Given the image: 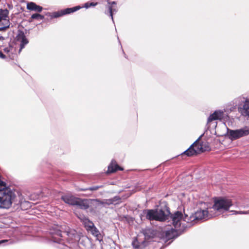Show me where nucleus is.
<instances>
[{"label":"nucleus","mask_w":249,"mask_h":249,"mask_svg":"<svg viewBox=\"0 0 249 249\" xmlns=\"http://www.w3.org/2000/svg\"><path fill=\"white\" fill-rule=\"evenodd\" d=\"M170 231H167L166 232V236H168V234L169 233Z\"/></svg>","instance_id":"35"},{"label":"nucleus","mask_w":249,"mask_h":249,"mask_svg":"<svg viewBox=\"0 0 249 249\" xmlns=\"http://www.w3.org/2000/svg\"><path fill=\"white\" fill-rule=\"evenodd\" d=\"M10 22L9 19H3L0 20V31H9Z\"/></svg>","instance_id":"17"},{"label":"nucleus","mask_w":249,"mask_h":249,"mask_svg":"<svg viewBox=\"0 0 249 249\" xmlns=\"http://www.w3.org/2000/svg\"><path fill=\"white\" fill-rule=\"evenodd\" d=\"M3 50L4 52L8 54L10 57H12L11 54H13L15 51L14 48L10 45L8 47L4 48Z\"/></svg>","instance_id":"24"},{"label":"nucleus","mask_w":249,"mask_h":249,"mask_svg":"<svg viewBox=\"0 0 249 249\" xmlns=\"http://www.w3.org/2000/svg\"><path fill=\"white\" fill-rule=\"evenodd\" d=\"M17 37L18 40L20 42V49L19 50V52H20L21 50L25 47V46L29 42L27 38L23 33L18 34Z\"/></svg>","instance_id":"14"},{"label":"nucleus","mask_w":249,"mask_h":249,"mask_svg":"<svg viewBox=\"0 0 249 249\" xmlns=\"http://www.w3.org/2000/svg\"><path fill=\"white\" fill-rule=\"evenodd\" d=\"M142 232L145 239L147 240L154 238L156 235V231L151 228H145L143 230Z\"/></svg>","instance_id":"13"},{"label":"nucleus","mask_w":249,"mask_h":249,"mask_svg":"<svg viewBox=\"0 0 249 249\" xmlns=\"http://www.w3.org/2000/svg\"><path fill=\"white\" fill-rule=\"evenodd\" d=\"M9 11L6 9H0V20L3 19H9L8 17Z\"/></svg>","instance_id":"22"},{"label":"nucleus","mask_w":249,"mask_h":249,"mask_svg":"<svg viewBox=\"0 0 249 249\" xmlns=\"http://www.w3.org/2000/svg\"><path fill=\"white\" fill-rule=\"evenodd\" d=\"M143 214L146 219L149 221L163 222L168 219L171 213L169 208L165 205L160 209L144 210Z\"/></svg>","instance_id":"2"},{"label":"nucleus","mask_w":249,"mask_h":249,"mask_svg":"<svg viewBox=\"0 0 249 249\" xmlns=\"http://www.w3.org/2000/svg\"><path fill=\"white\" fill-rule=\"evenodd\" d=\"M110 199L112 200L113 204H115L116 202L119 201L121 198L119 196H115L113 198H111Z\"/></svg>","instance_id":"31"},{"label":"nucleus","mask_w":249,"mask_h":249,"mask_svg":"<svg viewBox=\"0 0 249 249\" xmlns=\"http://www.w3.org/2000/svg\"><path fill=\"white\" fill-rule=\"evenodd\" d=\"M239 111L244 116L249 117V100H246L238 107Z\"/></svg>","instance_id":"9"},{"label":"nucleus","mask_w":249,"mask_h":249,"mask_svg":"<svg viewBox=\"0 0 249 249\" xmlns=\"http://www.w3.org/2000/svg\"><path fill=\"white\" fill-rule=\"evenodd\" d=\"M108 13H109V16L111 17L112 21H113V14L114 13H116L117 12L116 9L114 7V5H116V2L114 1L108 2Z\"/></svg>","instance_id":"19"},{"label":"nucleus","mask_w":249,"mask_h":249,"mask_svg":"<svg viewBox=\"0 0 249 249\" xmlns=\"http://www.w3.org/2000/svg\"><path fill=\"white\" fill-rule=\"evenodd\" d=\"M203 147H208V149L207 151H209L210 149V146L209 145V144L207 142H204V145Z\"/></svg>","instance_id":"33"},{"label":"nucleus","mask_w":249,"mask_h":249,"mask_svg":"<svg viewBox=\"0 0 249 249\" xmlns=\"http://www.w3.org/2000/svg\"><path fill=\"white\" fill-rule=\"evenodd\" d=\"M0 57L3 59L5 57V55L1 52H0Z\"/></svg>","instance_id":"34"},{"label":"nucleus","mask_w":249,"mask_h":249,"mask_svg":"<svg viewBox=\"0 0 249 249\" xmlns=\"http://www.w3.org/2000/svg\"><path fill=\"white\" fill-rule=\"evenodd\" d=\"M231 212L234 213L233 214H248V213H249V211H231Z\"/></svg>","instance_id":"30"},{"label":"nucleus","mask_w":249,"mask_h":249,"mask_svg":"<svg viewBox=\"0 0 249 249\" xmlns=\"http://www.w3.org/2000/svg\"><path fill=\"white\" fill-rule=\"evenodd\" d=\"M172 221V224L177 231L182 230L181 221L183 219V214L181 212L177 211L173 214L169 215Z\"/></svg>","instance_id":"6"},{"label":"nucleus","mask_w":249,"mask_h":249,"mask_svg":"<svg viewBox=\"0 0 249 249\" xmlns=\"http://www.w3.org/2000/svg\"><path fill=\"white\" fill-rule=\"evenodd\" d=\"M97 4V3H94V2H87L85 4L84 7L86 8H88L91 6H94Z\"/></svg>","instance_id":"29"},{"label":"nucleus","mask_w":249,"mask_h":249,"mask_svg":"<svg viewBox=\"0 0 249 249\" xmlns=\"http://www.w3.org/2000/svg\"><path fill=\"white\" fill-rule=\"evenodd\" d=\"M233 205L231 199L227 198H219L214 201V204L209 211L199 210L197 211L193 218L196 220H206L212 217L216 216L220 213L228 211Z\"/></svg>","instance_id":"1"},{"label":"nucleus","mask_w":249,"mask_h":249,"mask_svg":"<svg viewBox=\"0 0 249 249\" xmlns=\"http://www.w3.org/2000/svg\"><path fill=\"white\" fill-rule=\"evenodd\" d=\"M58 248H60L61 249H66L65 247H64V248H61V247H59Z\"/></svg>","instance_id":"36"},{"label":"nucleus","mask_w":249,"mask_h":249,"mask_svg":"<svg viewBox=\"0 0 249 249\" xmlns=\"http://www.w3.org/2000/svg\"><path fill=\"white\" fill-rule=\"evenodd\" d=\"M123 169L120 167L117 164H116L115 160H112L111 163L108 166V170L107 173H114L118 170L122 171Z\"/></svg>","instance_id":"12"},{"label":"nucleus","mask_w":249,"mask_h":249,"mask_svg":"<svg viewBox=\"0 0 249 249\" xmlns=\"http://www.w3.org/2000/svg\"><path fill=\"white\" fill-rule=\"evenodd\" d=\"M63 233L67 236V242L70 244H72V246H77V244H82V242L87 240L86 237H79L75 230L68 229L63 232Z\"/></svg>","instance_id":"3"},{"label":"nucleus","mask_w":249,"mask_h":249,"mask_svg":"<svg viewBox=\"0 0 249 249\" xmlns=\"http://www.w3.org/2000/svg\"><path fill=\"white\" fill-rule=\"evenodd\" d=\"M202 135L200 136L198 139L194 143L196 142V144L194 145V148L196 152V154H199L202 152H203L204 151H207L208 149V147H203L204 145V142H201V143H199L198 141L200 139Z\"/></svg>","instance_id":"11"},{"label":"nucleus","mask_w":249,"mask_h":249,"mask_svg":"<svg viewBox=\"0 0 249 249\" xmlns=\"http://www.w3.org/2000/svg\"><path fill=\"white\" fill-rule=\"evenodd\" d=\"M8 243V244H12V242L8 240H1L0 241V246L3 245L4 244Z\"/></svg>","instance_id":"32"},{"label":"nucleus","mask_w":249,"mask_h":249,"mask_svg":"<svg viewBox=\"0 0 249 249\" xmlns=\"http://www.w3.org/2000/svg\"><path fill=\"white\" fill-rule=\"evenodd\" d=\"M61 199L67 204L75 206L78 197L72 196L65 195L61 196Z\"/></svg>","instance_id":"10"},{"label":"nucleus","mask_w":249,"mask_h":249,"mask_svg":"<svg viewBox=\"0 0 249 249\" xmlns=\"http://www.w3.org/2000/svg\"><path fill=\"white\" fill-rule=\"evenodd\" d=\"M196 144V142L193 143L189 148H188L186 150H185L181 154V156H183V155H186L188 157H191L196 155V153L194 148V145Z\"/></svg>","instance_id":"18"},{"label":"nucleus","mask_w":249,"mask_h":249,"mask_svg":"<svg viewBox=\"0 0 249 249\" xmlns=\"http://www.w3.org/2000/svg\"><path fill=\"white\" fill-rule=\"evenodd\" d=\"M224 117V112L221 110H215L208 118L207 124L213 120H221Z\"/></svg>","instance_id":"8"},{"label":"nucleus","mask_w":249,"mask_h":249,"mask_svg":"<svg viewBox=\"0 0 249 249\" xmlns=\"http://www.w3.org/2000/svg\"><path fill=\"white\" fill-rule=\"evenodd\" d=\"M95 200L99 202L100 204L104 205V206L113 204V201L110 199V198L105 199L103 201H101L98 199H96Z\"/></svg>","instance_id":"25"},{"label":"nucleus","mask_w":249,"mask_h":249,"mask_svg":"<svg viewBox=\"0 0 249 249\" xmlns=\"http://www.w3.org/2000/svg\"><path fill=\"white\" fill-rule=\"evenodd\" d=\"M102 187V186H94L92 187H89V188H87L85 189L86 190H90V191H95L97 190L99 188Z\"/></svg>","instance_id":"28"},{"label":"nucleus","mask_w":249,"mask_h":249,"mask_svg":"<svg viewBox=\"0 0 249 249\" xmlns=\"http://www.w3.org/2000/svg\"><path fill=\"white\" fill-rule=\"evenodd\" d=\"M183 220L185 221H187V220H186V218H185V219Z\"/></svg>","instance_id":"37"},{"label":"nucleus","mask_w":249,"mask_h":249,"mask_svg":"<svg viewBox=\"0 0 249 249\" xmlns=\"http://www.w3.org/2000/svg\"><path fill=\"white\" fill-rule=\"evenodd\" d=\"M69 248H72V246H70Z\"/></svg>","instance_id":"38"},{"label":"nucleus","mask_w":249,"mask_h":249,"mask_svg":"<svg viewBox=\"0 0 249 249\" xmlns=\"http://www.w3.org/2000/svg\"><path fill=\"white\" fill-rule=\"evenodd\" d=\"M227 135L231 141H234L249 135V127L244 126L235 130L227 128Z\"/></svg>","instance_id":"4"},{"label":"nucleus","mask_w":249,"mask_h":249,"mask_svg":"<svg viewBox=\"0 0 249 249\" xmlns=\"http://www.w3.org/2000/svg\"><path fill=\"white\" fill-rule=\"evenodd\" d=\"M79 218L82 223L84 224L86 229L87 231L91 229L92 227H93L94 225L91 221H90L88 217H85V216H82L81 217H79Z\"/></svg>","instance_id":"15"},{"label":"nucleus","mask_w":249,"mask_h":249,"mask_svg":"<svg viewBox=\"0 0 249 249\" xmlns=\"http://www.w3.org/2000/svg\"><path fill=\"white\" fill-rule=\"evenodd\" d=\"M81 7L79 6H77L72 8H68L62 10V14L63 15H65L67 14H71L74 12L77 11L80 9Z\"/></svg>","instance_id":"20"},{"label":"nucleus","mask_w":249,"mask_h":249,"mask_svg":"<svg viewBox=\"0 0 249 249\" xmlns=\"http://www.w3.org/2000/svg\"><path fill=\"white\" fill-rule=\"evenodd\" d=\"M62 16H63V15L62 14V10H61L60 11L55 12L53 13V15H52V17L54 18H56Z\"/></svg>","instance_id":"27"},{"label":"nucleus","mask_w":249,"mask_h":249,"mask_svg":"<svg viewBox=\"0 0 249 249\" xmlns=\"http://www.w3.org/2000/svg\"><path fill=\"white\" fill-rule=\"evenodd\" d=\"M88 231L90 232L93 236L96 237L97 238H99L100 236V233L98 230L95 226L94 225L93 227L90 229H89Z\"/></svg>","instance_id":"23"},{"label":"nucleus","mask_w":249,"mask_h":249,"mask_svg":"<svg viewBox=\"0 0 249 249\" xmlns=\"http://www.w3.org/2000/svg\"><path fill=\"white\" fill-rule=\"evenodd\" d=\"M9 31H0V46L2 45L1 42H3L4 40L8 39L9 37Z\"/></svg>","instance_id":"21"},{"label":"nucleus","mask_w":249,"mask_h":249,"mask_svg":"<svg viewBox=\"0 0 249 249\" xmlns=\"http://www.w3.org/2000/svg\"><path fill=\"white\" fill-rule=\"evenodd\" d=\"M44 18V16L39 14L36 13L33 14L31 17L32 19H37L38 20H43Z\"/></svg>","instance_id":"26"},{"label":"nucleus","mask_w":249,"mask_h":249,"mask_svg":"<svg viewBox=\"0 0 249 249\" xmlns=\"http://www.w3.org/2000/svg\"><path fill=\"white\" fill-rule=\"evenodd\" d=\"M49 233L50 235V239L53 242L64 246V239L62 238L63 236L62 234V231L59 226L54 225L52 226L50 229Z\"/></svg>","instance_id":"5"},{"label":"nucleus","mask_w":249,"mask_h":249,"mask_svg":"<svg viewBox=\"0 0 249 249\" xmlns=\"http://www.w3.org/2000/svg\"><path fill=\"white\" fill-rule=\"evenodd\" d=\"M90 201L87 199L78 198L77 200L75 206L82 210H87L90 206Z\"/></svg>","instance_id":"7"},{"label":"nucleus","mask_w":249,"mask_h":249,"mask_svg":"<svg viewBox=\"0 0 249 249\" xmlns=\"http://www.w3.org/2000/svg\"><path fill=\"white\" fill-rule=\"evenodd\" d=\"M27 9L31 11L41 12L43 8L39 5H37L35 2H30L27 4Z\"/></svg>","instance_id":"16"}]
</instances>
